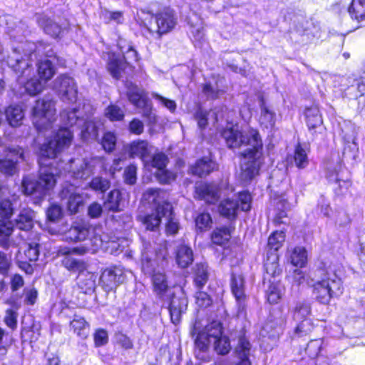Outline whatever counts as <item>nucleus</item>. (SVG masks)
I'll return each instance as SVG.
<instances>
[{
  "label": "nucleus",
  "instance_id": "obj_41",
  "mask_svg": "<svg viewBox=\"0 0 365 365\" xmlns=\"http://www.w3.org/2000/svg\"><path fill=\"white\" fill-rule=\"evenodd\" d=\"M14 231V224L9 220H0V245L4 248L9 247V237Z\"/></svg>",
  "mask_w": 365,
  "mask_h": 365
},
{
  "label": "nucleus",
  "instance_id": "obj_12",
  "mask_svg": "<svg viewBox=\"0 0 365 365\" xmlns=\"http://www.w3.org/2000/svg\"><path fill=\"white\" fill-rule=\"evenodd\" d=\"M88 251V248L85 246L76 247L73 248L65 247L60 252L64 255L62 259V264L63 267L70 272H78L81 274L87 270V264L86 262L81 259L75 258L72 256L73 254L83 255Z\"/></svg>",
  "mask_w": 365,
  "mask_h": 365
},
{
  "label": "nucleus",
  "instance_id": "obj_51",
  "mask_svg": "<svg viewBox=\"0 0 365 365\" xmlns=\"http://www.w3.org/2000/svg\"><path fill=\"white\" fill-rule=\"evenodd\" d=\"M278 255L277 254L267 255V259L264 263V268L267 274L272 277L280 274L281 270L278 266Z\"/></svg>",
  "mask_w": 365,
  "mask_h": 365
},
{
  "label": "nucleus",
  "instance_id": "obj_64",
  "mask_svg": "<svg viewBox=\"0 0 365 365\" xmlns=\"http://www.w3.org/2000/svg\"><path fill=\"white\" fill-rule=\"evenodd\" d=\"M108 332L103 329H98L94 334V341L96 346H101L108 343Z\"/></svg>",
  "mask_w": 365,
  "mask_h": 365
},
{
  "label": "nucleus",
  "instance_id": "obj_58",
  "mask_svg": "<svg viewBox=\"0 0 365 365\" xmlns=\"http://www.w3.org/2000/svg\"><path fill=\"white\" fill-rule=\"evenodd\" d=\"M124 181L126 184L134 185L137 180V167L131 164L125 168L123 173Z\"/></svg>",
  "mask_w": 365,
  "mask_h": 365
},
{
  "label": "nucleus",
  "instance_id": "obj_17",
  "mask_svg": "<svg viewBox=\"0 0 365 365\" xmlns=\"http://www.w3.org/2000/svg\"><path fill=\"white\" fill-rule=\"evenodd\" d=\"M177 16L174 11L170 8L164 9L155 15V22L157 29L153 31L149 27H146L150 33H156L159 37L171 31L177 24Z\"/></svg>",
  "mask_w": 365,
  "mask_h": 365
},
{
  "label": "nucleus",
  "instance_id": "obj_40",
  "mask_svg": "<svg viewBox=\"0 0 365 365\" xmlns=\"http://www.w3.org/2000/svg\"><path fill=\"white\" fill-rule=\"evenodd\" d=\"M285 240V235L284 232L276 231L273 232L268 239L267 243V255L277 254V251L282 246Z\"/></svg>",
  "mask_w": 365,
  "mask_h": 365
},
{
  "label": "nucleus",
  "instance_id": "obj_13",
  "mask_svg": "<svg viewBox=\"0 0 365 365\" xmlns=\"http://www.w3.org/2000/svg\"><path fill=\"white\" fill-rule=\"evenodd\" d=\"M143 200L153 206L155 211L161 212L165 216L170 212L172 205L168 202V195L158 188L148 189L143 195Z\"/></svg>",
  "mask_w": 365,
  "mask_h": 365
},
{
  "label": "nucleus",
  "instance_id": "obj_11",
  "mask_svg": "<svg viewBox=\"0 0 365 365\" xmlns=\"http://www.w3.org/2000/svg\"><path fill=\"white\" fill-rule=\"evenodd\" d=\"M19 160H24V150L20 147L5 148L0 146V171L13 175L17 171Z\"/></svg>",
  "mask_w": 365,
  "mask_h": 365
},
{
  "label": "nucleus",
  "instance_id": "obj_57",
  "mask_svg": "<svg viewBox=\"0 0 365 365\" xmlns=\"http://www.w3.org/2000/svg\"><path fill=\"white\" fill-rule=\"evenodd\" d=\"M215 115V121L217 122L219 120L218 115L215 113H207L205 110L202 109H199L195 113V119L197 121V125L200 128L204 129L207 125V115Z\"/></svg>",
  "mask_w": 365,
  "mask_h": 365
},
{
  "label": "nucleus",
  "instance_id": "obj_23",
  "mask_svg": "<svg viewBox=\"0 0 365 365\" xmlns=\"http://www.w3.org/2000/svg\"><path fill=\"white\" fill-rule=\"evenodd\" d=\"M167 162V156L162 153L155 154L151 160L152 167L158 170L155 175L163 183H168L170 178V173L165 169Z\"/></svg>",
  "mask_w": 365,
  "mask_h": 365
},
{
  "label": "nucleus",
  "instance_id": "obj_60",
  "mask_svg": "<svg viewBox=\"0 0 365 365\" xmlns=\"http://www.w3.org/2000/svg\"><path fill=\"white\" fill-rule=\"evenodd\" d=\"M14 208L9 200H3L0 202V217L2 219L9 220L13 214Z\"/></svg>",
  "mask_w": 365,
  "mask_h": 365
},
{
  "label": "nucleus",
  "instance_id": "obj_28",
  "mask_svg": "<svg viewBox=\"0 0 365 365\" xmlns=\"http://www.w3.org/2000/svg\"><path fill=\"white\" fill-rule=\"evenodd\" d=\"M38 26L43 29L45 33L52 37H59L62 32L61 27L46 16L40 15L37 17Z\"/></svg>",
  "mask_w": 365,
  "mask_h": 365
},
{
  "label": "nucleus",
  "instance_id": "obj_43",
  "mask_svg": "<svg viewBox=\"0 0 365 365\" xmlns=\"http://www.w3.org/2000/svg\"><path fill=\"white\" fill-rule=\"evenodd\" d=\"M349 13L352 19L357 21L365 19V0H352L349 7Z\"/></svg>",
  "mask_w": 365,
  "mask_h": 365
},
{
  "label": "nucleus",
  "instance_id": "obj_18",
  "mask_svg": "<svg viewBox=\"0 0 365 365\" xmlns=\"http://www.w3.org/2000/svg\"><path fill=\"white\" fill-rule=\"evenodd\" d=\"M59 197L71 214H76L83 204V198L76 192L73 185H64L59 193Z\"/></svg>",
  "mask_w": 365,
  "mask_h": 365
},
{
  "label": "nucleus",
  "instance_id": "obj_46",
  "mask_svg": "<svg viewBox=\"0 0 365 365\" xmlns=\"http://www.w3.org/2000/svg\"><path fill=\"white\" fill-rule=\"evenodd\" d=\"M206 264H197L195 269V283L199 288L202 287L208 279V270Z\"/></svg>",
  "mask_w": 365,
  "mask_h": 365
},
{
  "label": "nucleus",
  "instance_id": "obj_24",
  "mask_svg": "<svg viewBox=\"0 0 365 365\" xmlns=\"http://www.w3.org/2000/svg\"><path fill=\"white\" fill-rule=\"evenodd\" d=\"M250 341L245 336L240 337L235 350L238 359L235 365H252L250 360Z\"/></svg>",
  "mask_w": 365,
  "mask_h": 365
},
{
  "label": "nucleus",
  "instance_id": "obj_54",
  "mask_svg": "<svg viewBox=\"0 0 365 365\" xmlns=\"http://www.w3.org/2000/svg\"><path fill=\"white\" fill-rule=\"evenodd\" d=\"M167 217L168 222L165 225V231L168 235H175L180 228L178 220L175 218L173 213V207L170 212H168L165 216Z\"/></svg>",
  "mask_w": 365,
  "mask_h": 365
},
{
  "label": "nucleus",
  "instance_id": "obj_30",
  "mask_svg": "<svg viewBox=\"0 0 365 365\" xmlns=\"http://www.w3.org/2000/svg\"><path fill=\"white\" fill-rule=\"evenodd\" d=\"M163 216L161 212L155 211L150 214L140 215L138 219L147 230L155 232L159 229L161 217Z\"/></svg>",
  "mask_w": 365,
  "mask_h": 365
},
{
  "label": "nucleus",
  "instance_id": "obj_34",
  "mask_svg": "<svg viewBox=\"0 0 365 365\" xmlns=\"http://www.w3.org/2000/svg\"><path fill=\"white\" fill-rule=\"evenodd\" d=\"M175 257L178 264L182 268H185L193 261L192 250L185 245H180L177 247Z\"/></svg>",
  "mask_w": 365,
  "mask_h": 365
},
{
  "label": "nucleus",
  "instance_id": "obj_38",
  "mask_svg": "<svg viewBox=\"0 0 365 365\" xmlns=\"http://www.w3.org/2000/svg\"><path fill=\"white\" fill-rule=\"evenodd\" d=\"M78 110L76 108L64 109L60 113V118L61 122L66 126H73L77 125L78 126L81 125L83 118H80L78 114Z\"/></svg>",
  "mask_w": 365,
  "mask_h": 365
},
{
  "label": "nucleus",
  "instance_id": "obj_59",
  "mask_svg": "<svg viewBox=\"0 0 365 365\" xmlns=\"http://www.w3.org/2000/svg\"><path fill=\"white\" fill-rule=\"evenodd\" d=\"M106 115L110 120H120L124 117V113L118 106L111 105L106 108Z\"/></svg>",
  "mask_w": 365,
  "mask_h": 365
},
{
  "label": "nucleus",
  "instance_id": "obj_5",
  "mask_svg": "<svg viewBox=\"0 0 365 365\" xmlns=\"http://www.w3.org/2000/svg\"><path fill=\"white\" fill-rule=\"evenodd\" d=\"M118 46L123 55V59L115 53H105L103 58L107 60V69L110 75L115 79L121 76V73L125 68L126 63L136 62L138 60V53L133 46L125 39L119 38Z\"/></svg>",
  "mask_w": 365,
  "mask_h": 365
},
{
  "label": "nucleus",
  "instance_id": "obj_31",
  "mask_svg": "<svg viewBox=\"0 0 365 365\" xmlns=\"http://www.w3.org/2000/svg\"><path fill=\"white\" fill-rule=\"evenodd\" d=\"M305 116L307 125L309 131H312V134L315 133V129L322 128V118L317 106L307 108L305 110Z\"/></svg>",
  "mask_w": 365,
  "mask_h": 365
},
{
  "label": "nucleus",
  "instance_id": "obj_10",
  "mask_svg": "<svg viewBox=\"0 0 365 365\" xmlns=\"http://www.w3.org/2000/svg\"><path fill=\"white\" fill-rule=\"evenodd\" d=\"M248 211L251 208V195L247 192H240L236 200L226 199L222 200L219 205V212L221 215L228 218H235L237 210Z\"/></svg>",
  "mask_w": 365,
  "mask_h": 365
},
{
  "label": "nucleus",
  "instance_id": "obj_55",
  "mask_svg": "<svg viewBox=\"0 0 365 365\" xmlns=\"http://www.w3.org/2000/svg\"><path fill=\"white\" fill-rule=\"evenodd\" d=\"M215 350L221 355H225L231 349L230 343L229 339L224 336L220 337L218 340L213 342Z\"/></svg>",
  "mask_w": 365,
  "mask_h": 365
},
{
  "label": "nucleus",
  "instance_id": "obj_36",
  "mask_svg": "<svg viewBox=\"0 0 365 365\" xmlns=\"http://www.w3.org/2000/svg\"><path fill=\"white\" fill-rule=\"evenodd\" d=\"M34 217V211L30 209H24L16 220V225L20 230L28 231L33 227Z\"/></svg>",
  "mask_w": 365,
  "mask_h": 365
},
{
  "label": "nucleus",
  "instance_id": "obj_27",
  "mask_svg": "<svg viewBox=\"0 0 365 365\" xmlns=\"http://www.w3.org/2000/svg\"><path fill=\"white\" fill-rule=\"evenodd\" d=\"M292 319L294 322L302 321L311 318L312 307L311 304L307 301H298L290 311Z\"/></svg>",
  "mask_w": 365,
  "mask_h": 365
},
{
  "label": "nucleus",
  "instance_id": "obj_9",
  "mask_svg": "<svg viewBox=\"0 0 365 365\" xmlns=\"http://www.w3.org/2000/svg\"><path fill=\"white\" fill-rule=\"evenodd\" d=\"M126 95L129 101L136 108L141 109L143 115L148 117L150 122L155 121L152 107L143 90L132 82L125 83Z\"/></svg>",
  "mask_w": 365,
  "mask_h": 365
},
{
  "label": "nucleus",
  "instance_id": "obj_16",
  "mask_svg": "<svg viewBox=\"0 0 365 365\" xmlns=\"http://www.w3.org/2000/svg\"><path fill=\"white\" fill-rule=\"evenodd\" d=\"M164 301L169 302L168 309L172 322L177 324L180 322L181 315L184 313L187 307V299L185 296L182 289L178 293L170 292V296L162 299Z\"/></svg>",
  "mask_w": 365,
  "mask_h": 365
},
{
  "label": "nucleus",
  "instance_id": "obj_19",
  "mask_svg": "<svg viewBox=\"0 0 365 365\" xmlns=\"http://www.w3.org/2000/svg\"><path fill=\"white\" fill-rule=\"evenodd\" d=\"M124 279L123 269L121 267L117 266L106 269L101 276V282L108 290L115 287L122 283Z\"/></svg>",
  "mask_w": 365,
  "mask_h": 365
},
{
  "label": "nucleus",
  "instance_id": "obj_50",
  "mask_svg": "<svg viewBox=\"0 0 365 365\" xmlns=\"http://www.w3.org/2000/svg\"><path fill=\"white\" fill-rule=\"evenodd\" d=\"M230 236V232L228 228H217L213 231L211 239L214 244L223 245L229 241Z\"/></svg>",
  "mask_w": 365,
  "mask_h": 365
},
{
  "label": "nucleus",
  "instance_id": "obj_37",
  "mask_svg": "<svg viewBox=\"0 0 365 365\" xmlns=\"http://www.w3.org/2000/svg\"><path fill=\"white\" fill-rule=\"evenodd\" d=\"M260 109L259 123L261 125L267 129L272 128L275 123V114L269 109L263 99L261 100Z\"/></svg>",
  "mask_w": 365,
  "mask_h": 365
},
{
  "label": "nucleus",
  "instance_id": "obj_6",
  "mask_svg": "<svg viewBox=\"0 0 365 365\" xmlns=\"http://www.w3.org/2000/svg\"><path fill=\"white\" fill-rule=\"evenodd\" d=\"M150 247V242H143L142 269L145 274H152L153 285L156 294L161 299L168 298L172 292L168 287L165 274L159 271L155 272V261L153 259Z\"/></svg>",
  "mask_w": 365,
  "mask_h": 365
},
{
  "label": "nucleus",
  "instance_id": "obj_26",
  "mask_svg": "<svg viewBox=\"0 0 365 365\" xmlns=\"http://www.w3.org/2000/svg\"><path fill=\"white\" fill-rule=\"evenodd\" d=\"M97 275L93 272L84 271L78 274L77 284L85 294L92 293L96 287Z\"/></svg>",
  "mask_w": 365,
  "mask_h": 365
},
{
  "label": "nucleus",
  "instance_id": "obj_62",
  "mask_svg": "<svg viewBox=\"0 0 365 365\" xmlns=\"http://www.w3.org/2000/svg\"><path fill=\"white\" fill-rule=\"evenodd\" d=\"M152 96L160 104L167 108L170 112H174L175 110L176 103L174 101L166 98L156 93H152Z\"/></svg>",
  "mask_w": 365,
  "mask_h": 365
},
{
  "label": "nucleus",
  "instance_id": "obj_2",
  "mask_svg": "<svg viewBox=\"0 0 365 365\" xmlns=\"http://www.w3.org/2000/svg\"><path fill=\"white\" fill-rule=\"evenodd\" d=\"M221 135L230 148L248 146L242 153L240 178L244 182H250L258 175L263 163L262 142L258 131L250 129L247 132H242L238 125L227 124Z\"/></svg>",
  "mask_w": 365,
  "mask_h": 365
},
{
  "label": "nucleus",
  "instance_id": "obj_3",
  "mask_svg": "<svg viewBox=\"0 0 365 365\" xmlns=\"http://www.w3.org/2000/svg\"><path fill=\"white\" fill-rule=\"evenodd\" d=\"M34 48V45L31 43L21 44L13 49L7 60L8 65L17 74V81L24 84L26 92L31 96L42 92L46 84L40 78H31L33 68L29 58Z\"/></svg>",
  "mask_w": 365,
  "mask_h": 365
},
{
  "label": "nucleus",
  "instance_id": "obj_56",
  "mask_svg": "<svg viewBox=\"0 0 365 365\" xmlns=\"http://www.w3.org/2000/svg\"><path fill=\"white\" fill-rule=\"evenodd\" d=\"M101 144L106 152H112L116 145V136L112 132H107L104 134Z\"/></svg>",
  "mask_w": 365,
  "mask_h": 365
},
{
  "label": "nucleus",
  "instance_id": "obj_53",
  "mask_svg": "<svg viewBox=\"0 0 365 365\" xmlns=\"http://www.w3.org/2000/svg\"><path fill=\"white\" fill-rule=\"evenodd\" d=\"M212 225V218L208 213H201L195 218V226L200 232L210 229Z\"/></svg>",
  "mask_w": 365,
  "mask_h": 365
},
{
  "label": "nucleus",
  "instance_id": "obj_14",
  "mask_svg": "<svg viewBox=\"0 0 365 365\" xmlns=\"http://www.w3.org/2000/svg\"><path fill=\"white\" fill-rule=\"evenodd\" d=\"M53 88L63 101L70 103L77 100V86L74 79L67 75L58 76L53 82Z\"/></svg>",
  "mask_w": 365,
  "mask_h": 365
},
{
  "label": "nucleus",
  "instance_id": "obj_33",
  "mask_svg": "<svg viewBox=\"0 0 365 365\" xmlns=\"http://www.w3.org/2000/svg\"><path fill=\"white\" fill-rule=\"evenodd\" d=\"M5 115L9 124L12 127H17L21 125L24 118V112L21 106L11 105L5 110Z\"/></svg>",
  "mask_w": 365,
  "mask_h": 365
},
{
  "label": "nucleus",
  "instance_id": "obj_49",
  "mask_svg": "<svg viewBox=\"0 0 365 365\" xmlns=\"http://www.w3.org/2000/svg\"><path fill=\"white\" fill-rule=\"evenodd\" d=\"M88 187L96 192L104 193L110 187V182L107 178L97 176L88 183Z\"/></svg>",
  "mask_w": 365,
  "mask_h": 365
},
{
  "label": "nucleus",
  "instance_id": "obj_1",
  "mask_svg": "<svg viewBox=\"0 0 365 365\" xmlns=\"http://www.w3.org/2000/svg\"><path fill=\"white\" fill-rule=\"evenodd\" d=\"M73 138V131L63 127L46 138L39 150L38 179L31 176L23 179L22 188L26 195L42 198L47 190L54 187L56 178L63 172L76 180H86L94 173L101 162L100 158L70 159L67 163L58 160V154L71 145Z\"/></svg>",
  "mask_w": 365,
  "mask_h": 365
},
{
  "label": "nucleus",
  "instance_id": "obj_52",
  "mask_svg": "<svg viewBox=\"0 0 365 365\" xmlns=\"http://www.w3.org/2000/svg\"><path fill=\"white\" fill-rule=\"evenodd\" d=\"M294 162L295 165L299 169L304 168L308 165L309 161L307 153L300 145H298L295 148Z\"/></svg>",
  "mask_w": 365,
  "mask_h": 365
},
{
  "label": "nucleus",
  "instance_id": "obj_21",
  "mask_svg": "<svg viewBox=\"0 0 365 365\" xmlns=\"http://www.w3.org/2000/svg\"><path fill=\"white\" fill-rule=\"evenodd\" d=\"M89 232V227L86 224L75 222L63 233V239L67 242L83 241L88 237Z\"/></svg>",
  "mask_w": 365,
  "mask_h": 365
},
{
  "label": "nucleus",
  "instance_id": "obj_48",
  "mask_svg": "<svg viewBox=\"0 0 365 365\" xmlns=\"http://www.w3.org/2000/svg\"><path fill=\"white\" fill-rule=\"evenodd\" d=\"M81 134L84 139L96 138L98 136V125L93 120H84L81 123Z\"/></svg>",
  "mask_w": 365,
  "mask_h": 365
},
{
  "label": "nucleus",
  "instance_id": "obj_42",
  "mask_svg": "<svg viewBox=\"0 0 365 365\" xmlns=\"http://www.w3.org/2000/svg\"><path fill=\"white\" fill-rule=\"evenodd\" d=\"M297 326L294 330L295 337H302L310 334L314 327V324L312 318L295 322Z\"/></svg>",
  "mask_w": 365,
  "mask_h": 365
},
{
  "label": "nucleus",
  "instance_id": "obj_25",
  "mask_svg": "<svg viewBox=\"0 0 365 365\" xmlns=\"http://www.w3.org/2000/svg\"><path fill=\"white\" fill-rule=\"evenodd\" d=\"M47 56L51 59L40 61L37 64L38 76L46 83L52 78L56 72L53 64L56 56L53 57L48 54H47Z\"/></svg>",
  "mask_w": 365,
  "mask_h": 365
},
{
  "label": "nucleus",
  "instance_id": "obj_35",
  "mask_svg": "<svg viewBox=\"0 0 365 365\" xmlns=\"http://www.w3.org/2000/svg\"><path fill=\"white\" fill-rule=\"evenodd\" d=\"M70 326L73 332L79 337L86 339L88 336L89 333V324L83 317L75 314L70 322Z\"/></svg>",
  "mask_w": 365,
  "mask_h": 365
},
{
  "label": "nucleus",
  "instance_id": "obj_45",
  "mask_svg": "<svg viewBox=\"0 0 365 365\" xmlns=\"http://www.w3.org/2000/svg\"><path fill=\"white\" fill-rule=\"evenodd\" d=\"M339 174L338 173H329L327 174V178L330 182H334L336 187H335L334 191L337 195H342L346 192L349 187L351 186V182L348 180H341L339 178Z\"/></svg>",
  "mask_w": 365,
  "mask_h": 365
},
{
  "label": "nucleus",
  "instance_id": "obj_47",
  "mask_svg": "<svg viewBox=\"0 0 365 365\" xmlns=\"http://www.w3.org/2000/svg\"><path fill=\"white\" fill-rule=\"evenodd\" d=\"M282 295V289L279 283L271 282L267 291L266 296L270 304H277Z\"/></svg>",
  "mask_w": 365,
  "mask_h": 365
},
{
  "label": "nucleus",
  "instance_id": "obj_7",
  "mask_svg": "<svg viewBox=\"0 0 365 365\" xmlns=\"http://www.w3.org/2000/svg\"><path fill=\"white\" fill-rule=\"evenodd\" d=\"M56 102L48 98H43L36 101L32 109V121L38 131L51 128L56 120Z\"/></svg>",
  "mask_w": 365,
  "mask_h": 365
},
{
  "label": "nucleus",
  "instance_id": "obj_15",
  "mask_svg": "<svg viewBox=\"0 0 365 365\" xmlns=\"http://www.w3.org/2000/svg\"><path fill=\"white\" fill-rule=\"evenodd\" d=\"M230 289L235 298L239 312L245 311L247 305V295L245 294V280L240 270L233 269L230 277Z\"/></svg>",
  "mask_w": 365,
  "mask_h": 365
},
{
  "label": "nucleus",
  "instance_id": "obj_39",
  "mask_svg": "<svg viewBox=\"0 0 365 365\" xmlns=\"http://www.w3.org/2000/svg\"><path fill=\"white\" fill-rule=\"evenodd\" d=\"M121 199V193L119 190L114 189L111 190L104 202L105 209L113 212L120 211V202Z\"/></svg>",
  "mask_w": 365,
  "mask_h": 365
},
{
  "label": "nucleus",
  "instance_id": "obj_44",
  "mask_svg": "<svg viewBox=\"0 0 365 365\" xmlns=\"http://www.w3.org/2000/svg\"><path fill=\"white\" fill-rule=\"evenodd\" d=\"M290 259L292 264L296 267H302L307 260V252L304 247H294L290 255Z\"/></svg>",
  "mask_w": 365,
  "mask_h": 365
},
{
  "label": "nucleus",
  "instance_id": "obj_32",
  "mask_svg": "<svg viewBox=\"0 0 365 365\" xmlns=\"http://www.w3.org/2000/svg\"><path fill=\"white\" fill-rule=\"evenodd\" d=\"M203 93L209 99H216L225 93L223 86V80L219 79L214 82L210 81L205 83L202 88Z\"/></svg>",
  "mask_w": 365,
  "mask_h": 365
},
{
  "label": "nucleus",
  "instance_id": "obj_63",
  "mask_svg": "<svg viewBox=\"0 0 365 365\" xmlns=\"http://www.w3.org/2000/svg\"><path fill=\"white\" fill-rule=\"evenodd\" d=\"M195 302L200 307H207L212 304L211 298L204 292H196Z\"/></svg>",
  "mask_w": 365,
  "mask_h": 365
},
{
  "label": "nucleus",
  "instance_id": "obj_29",
  "mask_svg": "<svg viewBox=\"0 0 365 365\" xmlns=\"http://www.w3.org/2000/svg\"><path fill=\"white\" fill-rule=\"evenodd\" d=\"M216 168L217 165L215 162L202 158L197 160L195 165L191 167L190 170L193 175L202 178L210 174Z\"/></svg>",
  "mask_w": 365,
  "mask_h": 365
},
{
  "label": "nucleus",
  "instance_id": "obj_4",
  "mask_svg": "<svg viewBox=\"0 0 365 365\" xmlns=\"http://www.w3.org/2000/svg\"><path fill=\"white\" fill-rule=\"evenodd\" d=\"M342 266L338 263H331L319 271L320 279L313 284V295L318 302L328 304L331 298L342 293Z\"/></svg>",
  "mask_w": 365,
  "mask_h": 365
},
{
  "label": "nucleus",
  "instance_id": "obj_22",
  "mask_svg": "<svg viewBox=\"0 0 365 365\" xmlns=\"http://www.w3.org/2000/svg\"><path fill=\"white\" fill-rule=\"evenodd\" d=\"M196 197L207 203H215L219 199L217 187L214 185L200 183L195 187Z\"/></svg>",
  "mask_w": 365,
  "mask_h": 365
},
{
  "label": "nucleus",
  "instance_id": "obj_20",
  "mask_svg": "<svg viewBox=\"0 0 365 365\" xmlns=\"http://www.w3.org/2000/svg\"><path fill=\"white\" fill-rule=\"evenodd\" d=\"M125 149L130 158H140L143 162H147L152 151V147L148 142L143 140H133Z\"/></svg>",
  "mask_w": 365,
  "mask_h": 365
},
{
  "label": "nucleus",
  "instance_id": "obj_61",
  "mask_svg": "<svg viewBox=\"0 0 365 365\" xmlns=\"http://www.w3.org/2000/svg\"><path fill=\"white\" fill-rule=\"evenodd\" d=\"M17 318L18 313L13 309H9L6 311L4 321L8 327L14 330L17 327Z\"/></svg>",
  "mask_w": 365,
  "mask_h": 365
},
{
  "label": "nucleus",
  "instance_id": "obj_8",
  "mask_svg": "<svg viewBox=\"0 0 365 365\" xmlns=\"http://www.w3.org/2000/svg\"><path fill=\"white\" fill-rule=\"evenodd\" d=\"M200 326L194 324L193 333L197 334L195 346L200 351H205L210 343H213L222 337V325L219 322L213 321L207 324L205 329L199 331Z\"/></svg>",
  "mask_w": 365,
  "mask_h": 365
}]
</instances>
